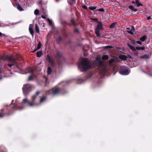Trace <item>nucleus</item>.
Returning a JSON list of instances; mask_svg holds the SVG:
<instances>
[{
    "mask_svg": "<svg viewBox=\"0 0 152 152\" xmlns=\"http://www.w3.org/2000/svg\"><path fill=\"white\" fill-rule=\"evenodd\" d=\"M78 66L80 71L85 72L91 67L89 61L87 58L81 59V61L78 64Z\"/></svg>",
    "mask_w": 152,
    "mask_h": 152,
    "instance_id": "f257e3e1",
    "label": "nucleus"
},
{
    "mask_svg": "<svg viewBox=\"0 0 152 152\" xmlns=\"http://www.w3.org/2000/svg\"><path fill=\"white\" fill-rule=\"evenodd\" d=\"M54 57L58 65H61L65 61V59L63 53L58 50L56 51Z\"/></svg>",
    "mask_w": 152,
    "mask_h": 152,
    "instance_id": "f03ea898",
    "label": "nucleus"
},
{
    "mask_svg": "<svg viewBox=\"0 0 152 152\" xmlns=\"http://www.w3.org/2000/svg\"><path fill=\"white\" fill-rule=\"evenodd\" d=\"M6 60L7 61H9V62H11V64H8L7 65L9 67H11L14 64H16L17 62L16 61L17 59L13 58L9 56H6L5 58L2 56L0 55V60Z\"/></svg>",
    "mask_w": 152,
    "mask_h": 152,
    "instance_id": "7ed1b4c3",
    "label": "nucleus"
},
{
    "mask_svg": "<svg viewBox=\"0 0 152 152\" xmlns=\"http://www.w3.org/2000/svg\"><path fill=\"white\" fill-rule=\"evenodd\" d=\"M33 86L29 84H25L23 85L22 90L23 94L26 96L32 90Z\"/></svg>",
    "mask_w": 152,
    "mask_h": 152,
    "instance_id": "20e7f679",
    "label": "nucleus"
},
{
    "mask_svg": "<svg viewBox=\"0 0 152 152\" xmlns=\"http://www.w3.org/2000/svg\"><path fill=\"white\" fill-rule=\"evenodd\" d=\"M51 91L53 95L63 94L65 93V91L63 89L58 87L53 88Z\"/></svg>",
    "mask_w": 152,
    "mask_h": 152,
    "instance_id": "39448f33",
    "label": "nucleus"
},
{
    "mask_svg": "<svg viewBox=\"0 0 152 152\" xmlns=\"http://www.w3.org/2000/svg\"><path fill=\"white\" fill-rule=\"evenodd\" d=\"M40 92L39 91H37L35 93V94L33 95L31 97L32 102H30L29 101L28 104L31 106H32L34 105L33 103L35 99L37 98V96L39 95L40 94Z\"/></svg>",
    "mask_w": 152,
    "mask_h": 152,
    "instance_id": "423d86ee",
    "label": "nucleus"
},
{
    "mask_svg": "<svg viewBox=\"0 0 152 152\" xmlns=\"http://www.w3.org/2000/svg\"><path fill=\"white\" fill-rule=\"evenodd\" d=\"M127 45L130 48L132 51H136L137 50H144L145 49V47L143 46L142 47H136L135 48L134 47L131 45L129 43L127 44Z\"/></svg>",
    "mask_w": 152,
    "mask_h": 152,
    "instance_id": "0eeeda50",
    "label": "nucleus"
},
{
    "mask_svg": "<svg viewBox=\"0 0 152 152\" xmlns=\"http://www.w3.org/2000/svg\"><path fill=\"white\" fill-rule=\"evenodd\" d=\"M46 59L48 62L50 64L51 66H52L53 67L55 66V62L53 59L49 54L47 55Z\"/></svg>",
    "mask_w": 152,
    "mask_h": 152,
    "instance_id": "6e6552de",
    "label": "nucleus"
},
{
    "mask_svg": "<svg viewBox=\"0 0 152 152\" xmlns=\"http://www.w3.org/2000/svg\"><path fill=\"white\" fill-rule=\"evenodd\" d=\"M4 110L3 109H1V112L0 113V118H2L5 115H10L13 112H11V110H9L8 113H4Z\"/></svg>",
    "mask_w": 152,
    "mask_h": 152,
    "instance_id": "1a4fd4ad",
    "label": "nucleus"
},
{
    "mask_svg": "<svg viewBox=\"0 0 152 152\" xmlns=\"http://www.w3.org/2000/svg\"><path fill=\"white\" fill-rule=\"evenodd\" d=\"M119 72L121 75H127L130 72L128 69H120Z\"/></svg>",
    "mask_w": 152,
    "mask_h": 152,
    "instance_id": "9d476101",
    "label": "nucleus"
},
{
    "mask_svg": "<svg viewBox=\"0 0 152 152\" xmlns=\"http://www.w3.org/2000/svg\"><path fill=\"white\" fill-rule=\"evenodd\" d=\"M96 29L102 30L103 29L102 23L100 21L98 22V24L96 25Z\"/></svg>",
    "mask_w": 152,
    "mask_h": 152,
    "instance_id": "9b49d317",
    "label": "nucleus"
},
{
    "mask_svg": "<svg viewBox=\"0 0 152 152\" xmlns=\"http://www.w3.org/2000/svg\"><path fill=\"white\" fill-rule=\"evenodd\" d=\"M32 26V25L31 24H30L29 28V30L30 33L31 35L33 36H34V31Z\"/></svg>",
    "mask_w": 152,
    "mask_h": 152,
    "instance_id": "f8f14e48",
    "label": "nucleus"
},
{
    "mask_svg": "<svg viewBox=\"0 0 152 152\" xmlns=\"http://www.w3.org/2000/svg\"><path fill=\"white\" fill-rule=\"evenodd\" d=\"M96 60L98 65L100 66L103 67V65L102 61L99 58H97Z\"/></svg>",
    "mask_w": 152,
    "mask_h": 152,
    "instance_id": "ddd939ff",
    "label": "nucleus"
},
{
    "mask_svg": "<svg viewBox=\"0 0 152 152\" xmlns=\"http://www.w3.org/2000/svg\"><path fill=\"white\" fill-rule=\"evenodd\" d=\"M134 31L135 29L134 27L133 26H132L131 30H130V31L127 30V31L128 33L131 34H133Z\"/></svg>",
    "mask_w": 152,
    "mask_h": 152,
    "instance_id": "4468645a",
    "label": "nucleus"
},
{
    "mask_svg": "<svg viewBox=\"0 0 152 152\" xmlns=\"http://www.w3.org/2000/svg\"><path fill=\"white\" fill-rule=\"evenodd\" d=\"M147 38V36L146 35H145L141 37L140 38V40L144 42Z\"/></svg>",
    "mask_w": 152,
    "mask_h": 152,
    "instance_id": "2eb2a0df",
    "label": "nucleus"
},
{
    "mask_svg": "<svg viewBox=\"0 0 152 152\" xmlns=\"http://www.w3.org/2000/svg\"><path fill=\"white\" fill-rule=\"evenodd\" d=\"M46 99L47 98L46 96H43L42 98L40 99L39 102L40 103H42L45 101L46 100Z\"/></svg>",
    "mask_w": 152,
    "mask_h": 152,
    "instance_id": "dca6fc26",
    "label": "nucleus"
},
{
    "mask_svg": "<svg viewBox=\"0 0 152 152\" xmlns=\"http://www.w3.org/2000/svg\"><path fill=\"white\" fill-rule=\"evenodd\" d=\"M120 59L123 60H126L127 58V57L124 55H121L119 57Z\"/></svg>",
    "mask_w": 152,
    "mask_h": 152,
    "instance_id": "f3484780",
    "label": "nucleus"
},
{
    "mask_svg": "<svg viewBox=\"0 0 152 152\" xmlns=\"http://www.w3.org/2000/svg\"><path fill=\"white\" fill-rule=\"evenodd\" d=\"M16 6L18 10L20 11H21L24 10V9L19 4H17Z\"/></svg>",
    "mask_w": 152,
    "mask_h": 152,
    "instance_id": "a211bd4d",
    "label": "nucleus"
},
{
    "mask_svg": "<svg viewBox=\"0 0 152 152\" xmlns=\"http://www.w3.org/2000/svg\"><path fill=\"white\" fill-rule=\"evenodd\" d=\"M140 58L143 59H148L150 58L148 55L145 54L141 56Z\"/></svg>",
    "mask_w": 152,
    "mask_h": 152,
    "instance_id": "6ab92c4d",
    "label": "nucleus"
},
{
    "mask_svg": "<svg viewBox=\"0 0 152 152\" xmlns=\"http://www.w3.org/2000/svg\"><path fill=\"white\" fill-rule=\"evenodd\" d=\"M128 8L131 10L132 11L136 12L137 11V10L132 5H129L128 7Z\"/></svg>",
    "mask_w": 152,
    "mask_h": 152,
    "instance_id": "aec40b11",
    "label": "nucleus"
},
{
    "mask_svg": "<svg viewBox=\"0 0 152 152\" xmlns=\"http://www.w3.org/2000/svg\"><path fill=\"white\" fill-rule=\"evenodd\" d=\"M135 4H136L137 7H139L140 6H142V4L140 2V1L138 0H136L135 1Z\"/></svg>",
    "mask_w": 152,
    "mask_h": 152,
    "instance_id": "412c9836",
    "label": "nucleus"
},
{
    "mask_svg": "<svg viewBox=\"0 0 152 152\" xmlns=\"http://www.w3.org/2000/svg\"><path fill=\"white\" fill-rule=\"evenodd\" d=\"M109 58L108 56L107 55H104L102 56V59L103 60H107Z\"/></svg>",
    "mask_w": 152,
    "mask_h": 152,
    "instance_id": "4be33fe9",
    "label": "nucleus"
},
{
    "mask_svg": "<svg viewBox=\"0 0 152 152\" xmlns=\"http://www.w3.org/2000/svg\"><path fill=\"white\" fill-rule=\"evenodd\" d=\"M52 72V70L50 67H49L48 68V69L47 71V74L48 75H50Z\"/></svg>",
    "mask_w": 152,
    "mask_h": 152,
    "instance_id": "5701e85b",
    "label": "nucleus"
},
{
    "mask_svg": "<svg viewBox=\"0 0 152 152\" xmlns=\"http://www.w3.org/2000/svg\"><path fill=\"white\" fill-rule=\"evenodd\" d=\"M67 22L65 21H63L61 22V24L64 28H65V25L67 24Z\"/></svg>",
    "mask_w": 152,
    "mask_h": 152,
    "instance_id": "b1692460",
    "label": "nucleus"
},
{
    "mask_svg": "<svg viewBox=\"0 0 152 152\" xmlns=\"http://www.w3.org/2000/svg\"><path fill=\"white\" fill-rule=\"evenodd\" d=\"M37 56L38 57H40L42 55V51H38L37 53Z\"/></svg>",
    "mask_w": 152,
    "mask_h": 152,
    "instance_id": "393cba45",
    "label": "nucleus"
},
{
    "mask_svg": "<svg viewBox=\"0 0 152 152\" xmlns=\"http://www.w3.org/2000/svg\"><path fill=\"white\" fill-rule=\"evenodd\" d=\"M95 34H96L97 36L98 37H99L100 36V34L99 33V30H98L95 29Z\"/></svg>",
    "mask_w": 152,
    "mask_h": 152,
    "instance_id": "a878e982",
    "label": "nucleus"
},
{
    "mask_svg": "<svg viewBox=\"0 0 152 152\" xmlns=\"http://www.w3.org/2000/svg\"><path fill=\"white\" fill-rule=\"evenodd\" d=\"M35 30L37 33H39V30L38 25L36 24L35 26Z\"/></svg>",
    "mask_w": 152,
    "mask_h": 152,
    "instance_id": "bb28decb",
    "label": "nucleus"
},
{
    "mask_svg": "<svg viewBox=\"0 0 152 152\" xmlns=\"http://www.w3.org/2000/svg\"><path fill=\"white\" fill-rule=\"evenodd\" d=\"M47 21L49 23L50 25L52 26V20L49 18H48L47 19Z\"/></svg>",
    "mask_w": 152,
    "mask_h": 152,
    "instance_id": "cd10ccee",
    "label": "nucleus"
},
{
    "mask_svg": "<svg viewBox=\"0 0 152 152\" xmlns=\"http://www.w3.org/2000/svg\"><path fill=\"white\" fill-rule=\"evenodd\" d=\"M103 48L105 49H110L113 48V47L111 46H106L103 47Z\"/></svg>",
    "mask_w": 152,
    "mask_h": 152,
    "instance_id": "c85d7f7f",
    "label": "nucleus"
},
{
    "mask_svg": "<svg viewBox=\"0 0 152 152\" xmlns=\"http://www.w3.org/2000/svg\"><path fill=\"white\" fill-rule=\"evenodd\" d=\"M41 46H42V44H41L40 42H39L37 45V47L36 48L38 50H39L41 47Z\"/></svg>",
    "mask_w": 152,
    "mask_h": 152,
    "instance_id": "c756f323",
    "label": "nucleus"
},
{
    "mask_svg": "<svg viewBox=\"0 0 152 152\" xmlns=\"http://www.w3.org/2000/svg\"><path fill=\"white\" fill-rule=\"evenodd\" d=\"M115 23H112L110 26V28H113L115 27Z\"/></svg>",
    "mask_w": 152,
    "mask_h": 152,
    "instance_id": "7c9ffc66",
    "label": "nucleus"
},
{
    "mask_svg": "<svg viewBox=\"0 0 152 152\" xmlns=\"http://www.w3.org/2000/svg\"><path fill=\"white\" fill-rule=\"evenodd\" d=\"M62 40V38L61 36H59L58 37V38L57 39V41L58 42H59Z\"/></svg>",
    "mask_w": 152,
    "mask_h": 152,
    "instance_id": "2f4dec72",
    "label": "nucleus"
},
{
    "mask_svg": "<svg viewBox=\"0 0 152 152\" xmlns=\"http://www.w3.org/2000/svg\"><path fill=\"white\" fill-rule=\"evenodd\" d=\"M74 1L75 0H68V2L69 4L71 5L74 3Z\"/></svg>",
    "mask_w": 152,
    "mask_h": 152,
    "instance_id": "473e14b6",
    "label": "nucleus"
},
{
    "mask_svg": "<svg viewBox=\"0 0 152 152\" xmlns=\"http://www.w3.org/2000/svg\"><path fill=\"white\" fill-rule=\"evenodd\" d=\"M28 102H29V101H28V99L26 98V99H23V102L24 104L26 103H28Z\"/></svg>",
    "mask_w": 152,
    "mask_h": 152,
    "instance_id": "72a5a7b5",
    "label": "nucleus"
},
{
    "mask_svg": "<svg viewBox=\"0 0 152 152\" xmlns=\"http://www.w3.org/2000/svg\"><path fill=\"white\" fill-rule=\"evenodd\" d=\"M34 14L36 15H38L39 14V10L38 9L35 10L34 12Z\"/></svg>",
    "mask_w": 152,
    "mask_h": 152,
    "instance_id": "f704fd0d",
    "label": "nucleus"
},
{
    "mask_svg": "<svg viewBox=\"0 0 152 152\" xmlns=\"http://www.w3.org/2000/svg\"><path fill=\"white\" fill-rule=\"evenodd\" d=\"M96 7H89V9L91 10H93L96 9Z\"/></svg>",
    "mask_w": 152,
    "mask_h": 152,
    "instance_id": "c9c22d12",
    "label": "nucleus"
},
{
    "mask_svg": "<svg viewBox=\"0 0 152 152\" xmlns=\"http://www.w3.org/2000/svg\"><path fill=\"white\" fill-rule=\"evenodd\" d=\"M114 60L113 59H112L110 60L109 61V64L110 65H111L114 62Z\"/></svg>",
    "mask_w": 152,
    "mask_h": 152,
    "instance_id": "e433bc0d",
    "label": "nucleus"
},
{
    "mask_svg": "<svg viewBox=\"0 0 152 152\" xmlns=\"http://www.w3.org/2000/svg\"><path fill=\"white\" fill-rule=\"evenodd\" d=\"M91 20H92L93 21H95L96 23H98V22L99 21H98V19L97 18H91Z\"/></svg>",
    "mask_w": 152,
    "mask_h": 152,
    "instance_id": "4c0bfd02",
    "label": "nucleus"
},
{
    "mask_svg": "<svg viewBox=\"0 0 152 152\" xmlns=\"http://www.w3.org/2000/svg\"><path fill=\"white\" fill-rule=\"evenodd\" d=\"M96 10L97 11H100V12H103L104 11V10L103 8H102L101 9H96Z\"/></svg>",
    "mask_w": 152,
    "mask_h": 152,
    "instance_id": "58836bf2",
    "label": "nucleus"
},
{
    "mask_svg": "<svg viewBox=\"0 0 152 152\" xmlns=\"http://www.w3.org/2000/svg\"><path fill=\"white\" fill-rule=\"evenodd\" d=\"M12 108L13 109L16 110L17 109V106L15 104L12 107Z\"/></svg>",
    "mask_w": 152,
    "mask_h": 152,
    "instance_id": "ea45409f",
    "label": "nucleus"
},
{
    "mask_svg": "<svg viewBox=\"0 0 152 152\" xmlns=\"http://www.w3.org/2000/svg\"><path fill=\"white\" fill-rule=\"evenodd\" d=\"M82 7L85 10L88 9L87 7L85 5H82Z\"/></svg>",
    "mask_w": 152,
    "mask_h": 152,
    "instance_id": "a19ab883",
    "label": "nucleus"
},
{
    "mask_svg": "<svg viewBox=\"0 0 152 152\" xmlns=\"http://www.w3.org/2000/svg\"><path fill=\"white\" fill-rule=\"evenodd\" d=\"M33 80V78L31 75H30L29 76V77H28V80L30 81V80Z\"/></svg>",
    "mask_w": 152,
    "mask_h": 152,
    "instance_id": "79ce46f5",
    "label": "nucleus"
},
{
    "mask_svg": "<svg viewBox=\"0 0 152 152\" xmlns=\"http://www.w3.org/2000/svg\"><path fill=\"white\" fill-rule=\"evenodd\" d=\"M74 31L75 32H76V33H79V30L77 28H74Z\"/></svg>",
    "mask_w": 152,
    "mask_h": 152,
    "instance_id": "37998d69",
    "label": "nucleus"
},
{
    "mask_svg": "<svg viewBox=\"0 0 152 152\" xmlns=\"http://www.w3.org/2000/svg\"><path fill=\"white\" fill-rule=\"evenodd\" d=\"M136 42L137 44H139L140 45L142 44V42L140 41H137Z\"/></svg>",
    "mask_w": 152,
    "mask_h": 152,
    "instance_id": "c03bdc74",
    "label": "nucleus"
},
{
    "mask_svg": "<svg viewBox=\"0 0 152 152\" xmlns=\"http://www.w3.org/2000/svg\"><path fill=\"white\" fill-rule=\"evenodd\" d=\"M106 71V69L104 67H103L102 69V72H105Z\"/></svg>",
    "mask_w": 152,
    "mask_h": 152,
    "instance_id": "a18cd8bd",
    "label": "nucleus"
},
{
    "mask_svg": "<svg viewBox=\"0 0 152 152\" xmlns=\"http://www.w3.org/2000/svg\"><path fill=\"white\" fill-rule=\"evenodd\" d=\"M27 70L28 72H32V70L30 68H28L27 69Z\"/></svg>",
    "mask_w": 152,
    "mask_h": 152,
    "instance_id": "49530a36",
    "label": "nucleus"
},
{
    "mask_svg": "<svg viewBox=\"0 0 152 152\" xmlns=\"http://www.w3.org/2000/svg\"><path fill=\"white\" fill-rule=\"evenodd\" d=\"M132 44L133 45H135V42L134 41H132Z\"/></svg>",
    "mask_w": 152,
    "mask_h": 152,
    "instance_id": "de8ad7c7",
    "label": "nucleus"
},
{
    "mask_svg": "<svg viewBox=\"0 0 152 152\" xmlns=\"http://www.w3.org/2000/svg\"><path fill=\"white\" fill-rule=\"evenodd\" d=\"M38 50L36 48L34 49V50L32 51V53H34L36 51H37V50Z\"/></svg>",
    "mask_w": 152,
    "mask_h": 152,
    "instance_id": "09e8293b",
    "label": "nucleus"
},
{
    "mask_svg": "<svg viewBox=\"0 0 152 152\" xmlns=\"http://www.w3.org/2000/svg\"><path fill=\"white\" fill-rule=\"evenodd\" d=\"M67 24L69 25L70 26H71L73 24H72V23H67Z\"/></svg>",
    "mask_w": 152,
    "mask_h": 152,
    "instance_id": "8fccbe9b",
    "label": "nucleus"
},
{
    "mask_svg": "<svg viewBox=\"0 0 152 152\" xmlns=\"http://www.w3.org/2000/svg\"><path fill=\"white\" fill-rule=\"evenodd\" d=\"M41 17L42 18H43V19H46V17L45 16H44V15H42L41 16Z\"/></svg>",
    "mask_w": 152,
    "mask_h": 152,
    "instance_id": "3c124183",
    "label": "nucleus"
},
{
    "mask_svg": "<svg viewBox=\"0 0 152 152\" xmlns=\"http://www.w3.org/2000/svg\"><path fill=\"white\" fill-rule=\"evenodd\" d=\"M151 19V17L150 16H148V17H147V19L148 20H149Z\"/></svg>",
    "mask_w": 152,
    "mask_h": 152,
    "instance_id": "603ef678",
    "label": "nucleus"
},
{
    "mask_svg": "<svg viewBox=\"0 0 152 152\" xmlns=\"http://www.w3.org/2000/svg\"><path fill=\"white\" fill-rule=\"evenodd\" d=\"M134 55L136 56H137L138 55V53H134Z\"/></svg>",
    "mask_w": 152,
    "mask_h": 152,
    "instance_id": "864d4df0",
    "label": "nucleus"
},
{
    "mask_svg": "<svg viewBox=\"0 0 152 152\" xmlns=\"http://www.w3.org/2000/svg\"><path fill=\"white\" fill-rule=\"evenodd\" d=\"M128 57L129 58H132V56L130 55H129L128 56Z\"/></svg>",
    "mask_w": 152,
    "mask_h": 152,
    "instance_id": "5fc2aeb1",
    "label": "nucleus"
},
{
    "mask_svg": "<svg viewBox=\"0 0 152 152\" xmlns=\"http://www.w3.org/2000/svg\"><path fill=\"white\" fill-rule=\"evenodd\" d=\"M68 42L69 43H72L71 41L70 40H68Z\"/></svg>",
    "mask_w": 152,
    "mask_h": 152,
    "instance_id": "6e6d98bb",
    "label": "nucleus"
},
{
    "mask_svg": "<svg viewBox=\"0 0 152 152\" xmlns=\"http://www.w3.org/2000/svg\"><path fill=\"white\" fill-rule=\"evenodd\" d=\"M71 21L72 22V24H74V21H73V20L72 19H71Z\"/></svg>",
    "mask_w": 152,
    "mask_h": 152,
    "instance_id": "4d7b16f0",
    "label": "nucleus"
},
{
    "mask_svg": "<svg viewBox=\"0 0 152 152\" xmlns=\"http://www.w3.org/2000/svg\"><path fill=\"white\" fill-rule=\"evenodd\" d=\"M126 29L130 31V30H131V29H130L129 28H126Z\"/></svg>",
    "mask_w": 152,
    "mask_h": 152,
    "instance_id": "13d9d810",
    "label": "nucleus"
},
{
    "mask_svg": "<svg viewBox=\"0 0 152 152\" xmlns=\"http://www.w3.org/2000/svg\"><path fill=\"white\" fill-rule=\"evenodd\" d=\"M132 4H135V1H132Z\"/></svg>",
    "mask_w": 152,
    "mask_h": 152,
    "instance_id": "bf43d9fd",
    "label": "nucleus"
},
{
    "mask_svg": "<svg viewBox=\"0 0 152 152\" xmlns=\"http://www.w3.org/2000/svg\"><path fill=\"white\" fill-rule=\"evenodd\" d=\"M2 78V77L1 76H0V80H1Z\"/></svg>",
    "mask_w": 152,
    "mask_h": 152,
    "instance_id": "052dcab7",
    "label": "nucleus"
},
{
    "mask_svg": "<svg viewBox=\"0 0 152 152\" xmlns=\"http://www.w3.org/2000/svg\"><path fill=\"white\" fill-rule=\"evenodd\" d=\"M2 35V33L0 32V36H1Z\"/></svg>",
    "mask_w": 152,
    "mask_h": 152,
    "instance_id": "680f3d73",
    "label": "nucleus"
},
{
    "mask_svg": "<svg viewBox=\"0 0 152 152\" xmlns=\"http://www.w3.org/2000/svg\"><path fill=\"white\" fill-rule=\"evenodd\" d=\"M1 68L0 67V72H1Z\"/></svg>",
    "mask_w": 152,
    "mask_h": 152,
    "instance_id": "e2e57ef3",
    "label": "nucleus"
}]
</instances>
